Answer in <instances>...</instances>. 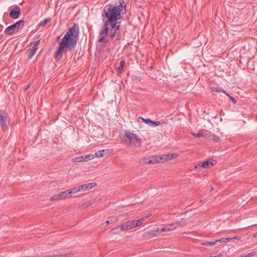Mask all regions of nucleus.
I'll list each match as a JSON object with an SVG mask.
<instances>
[{
  "label": "nucleus",
  "instance_id": "412c9836",
  "mask_svg": "<svg viewBox=\"0 0 257 257\" xmlns=\"http://www.w3.org/2000/svg\"><path fill=\"white\" fill-rule=\"evenodd\" d=\"M51 21V18H47L43 20L42 21H41L40 23H39L38 26L39 27H44L46 26L47 23Z\"/></svg>",
  "mask_w": 257,
  "mask_h": 257
},
{
  "label": "nucleus",
  "instance_id": "6ab92c4d",
  "mask_svg": "<svg viewBox=\"0 0 257 257\" xmlns=\"http://www.w3.org/2000/svg\"><path fill=\"white\" fill-rule=\"evenodd\" d=\"M121 231H122L121 230V225L120 226H117L112 228L110 230V234H118V233H120Z\"/></svg>",
  "mask_w": 257,
  "mask_h": 257
},
{
  "label": "nucleus",
  "instance_id": "a211bd4d",
  "mask_svg": "<svg viewBox=\"0 0 257 257\" xmlns=\"http://www.w3.org/2000/svg\"><path fill=\"white\" fill-rule=\"evenodd\" d=\"M66 191H67V194L68 195V197H69V196L74 197V194L76 193L79 192V191H78V187H73L71 190H67Z\"/></svg>",
  "mask_w": 257,
  "mask_h": 257
},
{
  "label": "nucleus",
  "instance_id": "5701e85b",
  "mask_svg": "<svg viewBox=\"0 0 257 257\" xmlns=\"http://www.w3.org/2000/svg\"><path fill=\"white\" fill-rule=\"evenodd\" d=\"M86 185V189L87 190H89L95 186H97V183L93 182L91 183H87L85 184Z\"/></svg>",
  "mask_w": 257,
  "mask_h": 257
},
{
  "label": "nucleus",
  "instance_id": "1a4fd4ad",
  "mask_svg": "<svg viewBox=\"0 0 257 257\" xmlns=\"http://www.w3.org/2000/svg\"><path fill=\"white\" fill-rule=\"evenodd\" d=\"M94 158V155L89 154L76 157L73 159V161L75 162H86L91 160Z\"/></svg>",
  "mask_w": 257,
  "mask_h": 257
},
{
  "label": "nucleus",
  "instance_id": "b1692460",
  "mask_svg": "<svg viewBox=\"0 0 257 257\" xmlns=\"http://www.w3.org/2000/svg\"><path fill=\"white\" fill-rule=\"evenodd\" d=\"M211 89L213 91L218 92H222L224 93H226L225 91H224L223 89H222L220 87H212L211 88Z\"/></svg>",
  "mask_w": 257,
  "mask_h": 257
},
{
  "label": "nucleus",
  "instance_id": "f03ea898",
  "mask_svg": "<svg viewBox=\"0 0 257 257\" xmlns=\"http://www.w3.org/2000/svg\"><path fill=\"white\" fill-rule=\"evenodd\" d=\"M121 140L127 147H137L142 144L141 139L136 134L130 131L124 130L121 136Z\"/></svg>",
  "mask_w": 257,
  "mask_h": 257
},
{
  "label": "nucleus",
  "instance_id": "7c9ffc66",
  "mask_svg": "<svg viewBox=\"0 0 257 257\" xmlns=\"http://www.w3.org/2000/svg\"><path fill=\"white\" fill-rule=\"evenodd\" d=\"M195 168L198 171H201L202 169L203 166H202V163L198 164L195 166Z\"/></svg>",
  "mask_w": 257,
  "mask_h": 257
},
{
  "label": "nucleus",
  "instance_id": "f8f14e48",
  "mask_svg": "<svg viewBox=\"0 0 257 257\" xmlns=\"http://www.w3.org/2000/svg\"><path fill=\"white\" fill-rule=\"evenodd\" d=\"M21 14L20 7L16 6L14 8L12 9L10 12V17L13 19H17L19 17Z\"/></svg>",
  "mask_w": 257,
  "mask_h": 257
},
{
  "label": "nucleus",
  "instance_id": "c85d7f7f",
  "mask_svg": "<svg viewBox=\"0 0 257 257\" xmlns=\"http://www.w3.org/2000/svg\"><path fill=\"white\" fill-rule=\"evenodd\" d=\"M160 124V122L158 121H154L152 120V122H150V125L152 126H158Z\"/></svg>",
  "mask_w": 257,
  "mask_h": 257
},
{
  "label": "nucleus",
  "instance_id": "e433bc0d",
  "mask_svg": "<svg viewBox=\"0 0 257 257\" xmlns=\"http://www.w3.org/2000/svg\"><path fill=\"white\" fill-rule=\"evenodd\" d=\"M210 162H211V163H210V166H212L216 164V161L215 160H212V161H210Z\"/></svg>",
  "mask_w": 257,
  "mask_h": 257
},
{
  "label": "nucleus",
  "instance_id": "4be33fe9",
  "mask_svg": "<svg viewBox=\"0 0 257 257\" xmlns=\"http://www.w3.org/2000/svg\"><path fill=\"white\" fill-rule=\"evenodd\" d=\"M146 233L148 236L150 237H153L157 236L154 229L148 230L146 232Z\"/></svg>",
  "mask_w": 257,
  "mask_h": 257
},
{
  "label": "nucleus",
  "instance_id": "cd10ccee",
  "mask_svg": "<svg viewBox=\"0 0 257 257\" xmlns=\"http://www.w3.org/2000/svg\"><path fill=\"white\" fill-rule=\"evenodd\" d=\"M78 191H79V192L85 191L86 190V185L85 184L80 185V186H78Z\"/></svg>",
  "mask_w": 257,
  "mask_h": 257
},
{
  "label": "nucleus",
  "instance_id": "a19ab883",
  "mask_svg": "<svg viewBox=\"0 0 257 257\" xmlns=\"http://www.w3.org/2000/svg\"><path fill=\"white\" fill-rule=\"evenodd\" d=\"M60 39V36H58V37H57V40H59V39Z\"/></svg>",
  "mask_w": 257,
  "mask_h": 257
},
{
  "label": "nucleus",
  "instance_id": "423d86ee",
  "mask_svg": "<svg viewBox=\"0 0 257 257\" xmlns=\"http://www.w3.org/2000/svg\"><path fill=\"white\" fill-rule=\"evenodd\" d=\"M25 24L24 20H20L14 24L8 26L5 31V33L7 35H12L15 32H18L20 29H22Z\"/></svg>",
  "mask_w": 257,
  "mask_h": 257
},
{
  "label": "nucleus",
  "instance_id": "7ed1b4c3",
  "mask_svg": "<svg viewBox=\"0 0 257 257\" xmlns=\"http://www.w3.org/2000/svg\"><path fill=\"white\" fill-rule=\"evenodd\" d=\"M79 34L78 25L74 23L73 26L69 28L61 40L75 48L77 45Z\"/></svg>",
  "mask_w": 257,
  "mask_h": 257
},
{
  "label": "nucleus",
  "instance_id": "bb28decb",
  "mask_svg": "<svg viewBox=\"0 0 257 257\" xmlns=\"http://www.w3.org/2000/svg\"><path fill=\"white\" fill-rule=\"evenodd\" d=\"M139 118H141L145 123L148 124H150V122H152V120L149 118H144L140 116L139 117Z\"/></svg>",
  "mask_w": 257,
  "mask_h": 257
},
{
  "label": "nucleus",
  "instance_id": "c9c22d12",
  "mask_svg": "<svg viewBox=\"0 0 257 257\" xmlns=\"http://www.w3.org/2000/svg\"><path fill=\"white\" fill-rule=\"evenodd\" d=\"M193 135L195 137H201L203 136V134L202 133H198L197 134H194Z\"/></svg>",
  "mask_w": 257,
  "mask_h": 257
},
{
  "label": "nucleus",
  "instance_id": "a878e982",
  "mask_svg": "<svg viewBox=\"0 0 257 257\" xmlns=\"http://www.w3.org/2000/svg\"><path fill=\"white\" fill-rule=\"evenodd\" d=\"M217 243L214 241H206L202 243V245H215Z\"/></svg>",
  "mask_w": 257,
  "mask_h": 257
},
{
  "label": "nucleus",
  "instance_id": "c756f323",
  "mask_svg": "<svg viewBox=\"0 0 257 257\" xmlns=\"http://www.w3.org/2000/svg\"><path fill=\"white\" fill-rule=\"evenodd\" d=\"M118 220V218H116L114 220L112 219H110L109 220H106V223L107 224V225H108V224L113 223V222L117 221Z\"/></svg>",
  "mask_w": 257,
  "mask_h": 257
},
{
  "label": "nucleus",
  "instance_id": "473e14b6",
  "mask_svg": "<svg viewBox=\"0 0 257 257\" xmlns=\"http://www.w3.org/2000/svg\"><path fill=\"white\" fill-rule=\"evenodd\" d=\"M231 239H232V238L223 237V238L219 239V240H220V242H225L226 241H230Z\"/></svg>",
  "mask_w": 257,
  "mask_h": 257
},
{
  "label": "nucleus",
  "instance_id": "aec40b11",
  "mask_svg": "<svg viewBox=\"0 0 257 257\" xmlns=\"http://www.w3.org/2000/svg\"><path fill=\"white\" fill-rule=\"evenodd\" d=\"M149 216H144L140 219H139L137 220H133L135 222V224H137V226H138L139 225H140L141 224H142V223L143 222V221H144Z\"/></svg>",
  "mask_w": 257,
  "mask_h": 257
},
{
  "label": "nucleus",
  "instance_id": "f257e3e1",
  "mask_svg": "<svg viewBox=\"0 0 257 257\" xmlns=\"http://www.w3.org/2000/svg\"><path fill=\"white\" fill-rule=\"evenodd\" d=\"M123 3H124V1L120 0L118 6L108 4L104 7L101 14L104 24L100 29V34L102 36V40L104 36L108 33L109 24H120V22H117V21L121 18V13L122 11Z\"/></svg>",
  "mask_w": 257,
  "mask_h": 257
},
{
  "label": "nucleus",
  "instance_id": "393cba45",
  "mask_svg": "<svg viewBox=\"0 0 257 257\" xmlns=\"http://www.w3.org/2000/svg\"><path fill=\"white\" fill-rule=\"evenodd\" d=\"M210 163L211 162H209V161H206L202 163V166H203L204 168H208L210 167Z\"/></svg>",
  "mask_w": 257,
  "mask_h": 257
},
{
  "label": "nucleus",
  "instance_id": "ea45409f",
  "mask_svg": "<svg viewBox=\"0 0 257 257\" xmlns=\"http://www.w3.org/2000/svg\"><path fill=\"white\" fill-rule=\"evenodd\" d=\"M257 236V232L253 234V236L256 237Z\"/></svg>",
  "mask_w": 257,
  "mask_h": 257
},
{
  "label": "nucleus",
  "instance_id": "6e6552de",
  "mask_svg": "<svg viewBox=\"0 0 257 257\" xmlns=\"http://www.w3.org/2000/svg\"><path fill=\"white\" fill-rule=\"evenodd\" d=\"M36 41L35 43L34 44V46L32 47V49L30 50V53L28 55V59H31L33 56L36 54L37 50L38 48L39 45L40 44V37H37V38H36Z\"/></svg>",
  "mask_w": 257,
  "mask_h": 257
},
{
  "label": "nucleus",
  "instance_id": "f3484780",
  "mask_svg": "<svg viewBox=\"0 0 257 257\" xmlns=\"http://www.w3.org/2000/svg\"><path fill=\"white\" fill-rule=\"evenodd\" d=\"M176 228V226H173V225H169V226H167L162 228H161L160 231L161 233L165 232H168L171 230H173Z\"/></svg>",
  "mask_w": 257,
  "mask_h": 257
},
{
  "label": "nucleus",
  "instance_id": "0eeeda50",
  "mask_svg": "<svg viewBox=\"0 0 257 257\" xmlns=\"http://www.w3.org/2000/svg\"><path fill=\"white\" fill-rule=\"evenodd\" d=\"M177 156V155L176 154H165L160 157H156L155 159L153 158L152 159H150L146 163L147 164H153L156 162H164L166 160H169L174 158H176Z\"/></svg>",
  "mask_w": 257,
  "mask_h": 257
},
{
  "label": "nucleus",
  "instance_id": "2f4dec72",
  "mask_svg": "<svg viewBox=\"0 0 257 257\" xmlns=\"http://www.w3.org/2000/svg\"><path fill=\"white\" fill-rule=\"evenodd\" d=\"M225 94H226L229 97V98L231 100L232 102H233V103H236V99L233 97H232L229 94L227 93L226 92Z\"/></svg>",
  "mask_w": 257,
  "mask_h": 257
},
{
  "label": "nucleus",
  "instance_id": "dca6fc26",
  "mask_svg": "<svg viewBox=\"0 0 257 257\" xmlns=\"http://www.w3.org/2000/svg\"><path fill=\"white\" fill-rule=\"evenodd\" d=\"M74 254L72 252H68L66 253L58 254H53L52 255H46L45 257H72Z\"/></svg>",
  "mask_w": 257,
  "mask_h": 257
},
{
  "label": "nucleus",
  "instance_id": "39448f33",
  "mask_svg": "<svg viewBox=\"0 0 257 257\" xmlns=\"http://www.w3.org/2000/svg\"><path fill=\"white\" fill-rule=\"evenodd\" d=\"M75 48L62 40L59 43V46L57 50L54 53V56L56 59L59 60L62 58L63 51H72Z\"/></svg>",
  "mask_w": 257,
  "mask_h": 257
},
{
  "label": "nucleus",
  "instance_id": "9b49d317",
  "mask_svg": "<svg viewBox=\"0 0 257 257\" xmlns=\"http://www.w3.org/2000/svg\"><path fill=\"white\" fill-rule=\"evenodd\" d=\"M137 224H135V222L133 220L124 222L121 224V230L124 231L126 230L131 229L135 227H137Z\"/></svg>",
  "mask_w": 257,
  "mask_h": 257
},
{
  "label": "nucleus",
  "instance_id": "2eb2a0df",
  "mask_svg": "<svg viewBox=\"0 0 257 257\" xmlns=\"http://www.w3.org/2000/svg\"><path fill=\"white\" fill-rule=\"evenodd\" d=\"M109 153L110 151L108 149L102 150L96 152L94 156L95 155L96 157L100 158L104 156L105 155L108 154Z\"/></svg>",
  "mask_w": 257,
  "mask_h": 257
},
{
  "label": "nucleus",
  "instance_id": "f704fd0d",
  "mask_svg": "<svg viewBox=\"0 0 257 257\" xmlns=\"http://www.w3.org/2000/svg\"><path fill=\"white\" fill-rule=\"evenodd\" d=\"M255 254V252L253 251L250 253H248L246 254V255H244L245 257H250L251 256H253Z\"/></svg>",
  "mask_w": 257,
  "mask_h": 257
},
{
  "label": "nucleus",
  "instance_id": "20e7f679",
  "mask_svg": "<svg viewBox=\"0 0 257 257\" xmlns=\"http://www.w3.org/2000/svg\"><path fill=\"white\" fill-rule=\"evenodd\" d=\"M120 24H119L116 25L109 24L108 33L106 35L104 36L103 40L102 39V36H101L100 31L98 35V41L100 43H106L108 42V40L107 39V36L109 37V38H110L113 41H116L119 40L120 39V33L119 31L120 28Z\"/></svg>",
  "mask_w": 257,
  "mask_h": 257
},
{
  "label": "nucleus",
  "instance_id": "ddd939ff",
  "mask_svg": "<svg viewBox=\"0 0 257 257\" xmlns=\"http://www.w3.org/2000/svg\"><path fill=\"white\" fill-rule=\"evenodd\" d=\"M7 116L2 115L0 113V124L4 132H5L8 129V125L7 124Z\"/></svg>",
  "mask_w": 257,
  "mask_h": 257
},
{
  "label": "nucleus",
  "instance_id": "72a5a7b5",
  "mask_svg": "<svg viewBox=\"0 0 257 257\" xmlns=\"http://www.w3.org/2000/svg\"><path fill=\"white\" fill-rule=\"evenodd\" d=\"M155 231V232L157 234V235H158V234H161V232L160 231V230H161V228H157L156 229H154Z\"/></svg>",
  "mask_w": 257,
  "mask_h": 257
},
{
  "label": "nucleus",
  "instance_id": "9d476101",
  "mask_svg": "<svg viewBox=\"0 0 257 257\" xmlns=\"http://www.w3.org/2000/svg\"><path fill=\"white\" fill-rule=\"evenodd\" d=\"M67 197H68V195L67 194V191L66 190L53 195L50 198V200L51 201H55Z\"/></svg>",
  "mask_w": 257,
  "mask_h": 257
},
{
  "label": "nucleus",
  "instance_id": "58836bf2",
  "mask_svg": "<svg viewBox=\"0 0 257 257\" xmlns=\"http://www.w3.org/2000/svg\"><path fill=\"white\" fill-rule=\"evenodd\" d=\"M232 239H238V236H235V237H233V238H231Z\"/></svg>",
  "mask_w": 257,
  "mask_h": 257
},
{
  "label": "nucleus",
  "instance_id": "4c0bfd02",
  "mask_svg": "<svg viewBox=\"0 0 257 257\" xmlns=\"http://www.w3.org/2000/svg\"><path fill=\"white\" fill-rule=\"evenodd\" d=\"M214 242H216L217 243L215 245H218V246H219L220 244V240H216L215 241H214Z\"/></svg>",
  "mask_w": 257,
  "mask_h": 257
},
{
  "label": "nucleus",
  "instance_id": "4468645a",
  "mask_svg": "<svg viewBox=\"0 0 257 257\" xmlns=\"http://www.w3.org/2000/svg\"><path fill=\"white\" fill-rule=\"evenodd\" d=\"M125 65L124 60H121L120 62V66L116 68L115 70L117 72V75L120 76L123 72V69Z\"/></svg>",
  "mask_w": 257,
  "mask_h": 257
}]
</instances>
